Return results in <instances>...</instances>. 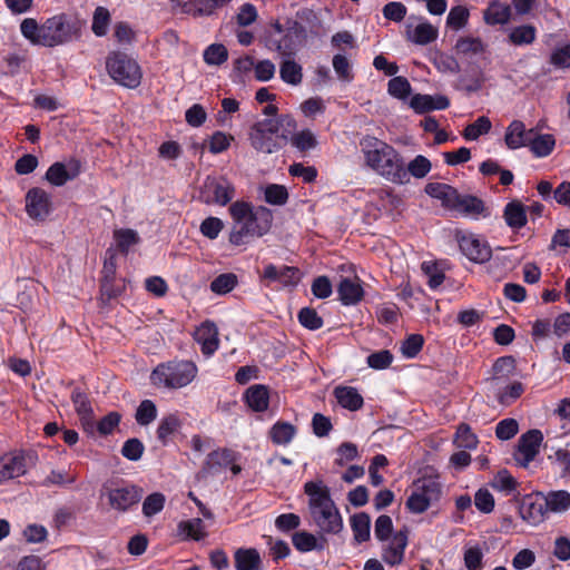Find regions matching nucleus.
Instances as JSON below:
<instances>
[{
    "label": "nucleus",
    "mask_w": 570,
    "mask_h": 570,
    "mask_svg": "<svg viewBox=\"0 0 570 570\" xmlns=\"http://www.w3.org/2000/svg\"><path fill=\"white\" fill-rule=\"evenodd\" d=\"M503 217L512 229H520L527 224L525 206L519 200H512L504 207Z\"/></svg>",
    "instance_id": "25"
},
{
    "label": "nucleus",
    "mask_w": 570,
    "mask_h": 570,
    "mask_svg": "<svg viewBox=\"0 0 570 570\" xmlns=\"http://www.w3.org/2000/svg\"><path fill=\"white\" fill-rule=\"evenodd\" d=\"M492 125L488 117L481 116L473 124L465 127L463 137L468 140H476L481 135L488 134Z\"/></svg>",
    "instance_id": "41"
},
{
    "label": "nucleus",
    "mask_w": 570,
    "mask_h": 570,
    "mask_svg": "<svg viewBox=\"0 0 570 570\" xmlns=\"http://www.w3.org/2000/svg\"><path fill=\"white\" fill-rule=\"evenodd\" d=\"M237 284V276L233 273H226L217 276L210 283V289L219 295L227 294L234 289Z\"/></svg>",
    "instance_id": "43"
},
{
    "label": "nucleus",
    "mask_w": 570,
    "mask_h": 570,
    "mask_svg": "<svg viewBox=\"0 0 570 570\" xmlns=\"http://www.w3.org/2000/svg\"><path fill=\"white\" fill-rule=\"evenodd\" d=\"M180 426V421L175 414H169L165 416L157 429V438L158 440L166 444L168 438L173 435Z\"/></svg>",
    "instance_id": "40"
},
{
    "label": "nucleus",
    "mask_w": 570,
    "mask_h": 570,
    "mask_svg": "<svg viewBox=\"0 0 570 570\" xmlns=\"http://www.w3.org/2000/svg\"><path fill=\"white\" fill-rule=\"evenodd\" d=\"M197 375V366L190 361H169L157 365L150 381L155 386L166 389H181L194 381Z\"/></svg>",
    "instance_id": "5"
},
{
    "label": "nucleus",
    "mask_w": 570,
    "mask_h": 570,
    "mask_svg": "<svg viewBox=\"0 0 570 570\" xmlns=\"http://www.w3.org/2000/svg\"><path fill=\"white\" fill-rule=\"evenodd\" d=\"M80 23L66 14L55 16L41 24L40 45L56 47L79 38Z\"/></svg>",
    "instance_id": "6"
},
{
    "label": "nucleus",
    "mask_w": 570,
    "mask_h": 570,
    "mask_svg": "<svg viewBox=\"0 0 570 570\" xmlns=\"http://www.w3.org/2000/svg\"><path fill=\"white\" fill-rule=\"evenodd\" d=\"M469 18V11L462 6H456L451 9L446 23L452 29L459 30L465 26Z\"/></svg>",
    "instance_id": "63"
},
{
    "label": "nucleus",
    "mask_w": 570,
    "mask_h": 570,
    "mask_svg": "<svg viewBox=\"0 0 570 570\" xmlns=\"http://www.w3.org/2000/svg\"><path fill=\"white\" fill-rule=\"evenodd\" d=\"M423 337L419 334L410 335L402 344V354L409 358L415 357L423 346Z\"/></svg>",
    "instance_id": "64"
},
{
    "label": "nucleus",
    "mask_w": 570,
    "mask_h": 570,
    "mask_svg": "<svg viewBox=\"0 0 570 570\" xmlns=\"http://www.w3.org/2000/svg\"><path fill=\"white\" fill-rule=\"evenodd\" d=\"M456 210L462 212L465 215H483L484 217L488 216L483 200L472 195H461Z\"/></svg>",
    "instance_id": "35"
},
{
    "label": "nucleus",
    "mask_w": 570,
    "mask_h": 570,
    "mask_svg": "<svg viewBox=\"0 0 570 570\" xmlns=\"http://www.w3.org/2000/svg\"><path fill=\"white\" fill-rule=\"evenodd\" d=\"M523 393V385L520 382H514L507 386L504 390L497 394V399L501 405H510L513 401L519 399Z\"/></svg>",
    "instance_id": "56"
},
{
    "label": "nucleus",
    "mask_w": 570,
    "mask_h": 570,
    "mask_svg": "<svg viewBox=\"0 0 570 570\" xmlns=\"http://www.w3.org/2000/svg\"><path fill=\"white\" fill-rule=\"evenodd\" d=\"M387 543L383 547V560L391 564H400L404 558V550L407 546V535L405 531H399L386 540Z\"/></svg>",
    "instance_id": "17"
},
{
    "label": "nucleus",
    "mask_w": 570,
    "mask_h": 570,
    "mask_svg": "<svg viewBox=\"0 0 570 570\" xmlns=\"http://www.w3.org/2000/svg\"><path fill=\"white\" fill-rule=\"evenodd\" d=\"M340 301L344 305H353L363 297V288L357 281L351 278H342L337 286Z\"/></svg>",
    "instance_id": "24"
},
{
    "label": "nucleus",
    "mask_w": 570,
    "mask_h": 570,
    "mask_svg": "<svg viewBox=\"0 0 570 570\" xmlns=\"http://www.w3.org/2000/svg\"><path fill=\"white\" fill-rule=\"evenodd\" d=\"M234 559L237 570H259L262 566L261 556L254 548L238 549Z\"/></svg>",
    "instance_id": "28"
},
{
    "label": "nucleus",
    "mask_w": 570,
    "mask_h": 570,
    "mask_svg": "<svg viewBox=\"0 0 570 570\" xmlns=\"http://www.w3.org/2000/svg\"><path fill=\"white\" fill-rule=\"evenodd\" d=\"M279 76L284 82L298 86L303 80L302 67L296 61L286 59L281 63Z\"/></svg>",
    "instance_id": "32"
},
{
    "label": "nucleus",
    "mask_w": 570,
    "mask_h": 570,
    "mask_svg": "<svg viewBox=\"0 0 570 570\" xmlns=\"http://www.w3.org/2000/svg\"><path fill=\"white\" fill-rule=\"evenodd\" d=\"M289 140L292 145L301 151L309 150L314 148L317 144L314 134L308 129L302 130L301 132H297L295 135H293L292 132L289 136Z\"/></svg>",
    "instance_id": "44"
},
{
    "label": "nucleus",
    "mask_w": 570,
    "mask_h": 570,
    "mask_svg": "<svg viewBox=\"0 0 570 570\" xmlns=\"http://www.w3.org/2000/svg\"><path fill=\"white\" fill-rule=\"evenodd\" d=\"M461 252L472 262L483 264L492 256L489 244L473 235L462 236L459 240Z\"/></svg>",
    "instance_id": "14"
},
{
    "label": "nucleus",
    "mask_w": 570,
    "mask_h": 570,
    "mask_svg": "<svg viewBox=\"0 0 570 570\" xmlns=\"http://www.w3.org/2000/svg\"><path fill=\"white\" fill-rule=\"evenodd\" d=\"M534 497L535 493L527 495L523 499L520 507V517L529 524L535 527L544 521L548 511L544 501L542 499L541 501L533 500Z\"/></svg>",
    "instance_id": "16"
},
{
    "label": "nucleus",
    "mask_w": 570,
    "mask_h": 570,
    "mask_svg": "<svg viewBox=\"0 0 570 570\" xmlns=\"http://www.w3.org/2000/svg\"><path fill=\"white\" fill-rule=\"evenodd\" d=\"M455 443L458 448L464 449H475L478 445V439L475 434L472 433L470 426L468 424H460L455 434Z\"/></svg>",
    "instance_id": "45"
},
{
    "label": "nucleus",
    "mask_w": 570,
    "mask_h": 570,
    "mask_svg": "<svg viewBox=\"0 0 570 570\" xmlns=\"http://www.w3.org/2000/svg\"><path fill=\"white\" fill-rule=\"evenodd\" d=\"M296 429L287 422H277L269 431L272 441L278 445L288 444L295 436Z\"/></svg>",
    "instance_id": "36"
},
{
    "label": "nucleus",
    "mask_w": 570,
    "mask_h": 570,
    "mask_svg": "<svg viewBox=\"0 0 570 570\" xmlns=\"http://www.w3.org/2000/svg\"><path fill=\"white\" fill-rule=\"evenodd\" d=\"M334 395L341 406L350 411H357L363 406V397L355 387L337 386Z\"/></svg>",
    "instance_id": "26"
},
{
    "label": "nucleus",
    "mask_w": 570,
    "mask_h": 570,
    "mask_svg": "<svg viewBox=\"0 0 570 570\" xmlns=\"http://www.w3.org/2000/svg\"><path fill=\"white\" fill-rule=\"evenodd\" d=\"M293 544L298 551L306 552L317 548V540L313 534L301 531L294 533Z\"/></svg>",
    "instance_id": "61"
},
{
    "label": "nucleus",
    "mask_w": 570,
    "mask_h": 570,
    "mask_svg": "<svg viewBox=\"0 0 570 570\" xmlns=\"http://www.w3.org/2000/svg\"><path fill=\"white\" fill-rule=\"evenodd\" d=\"M229 214L234 220L229 242L236 246L248 243L249 238L264 236L272 227V210L264 206L253 208L249 203L235 202Z\"/></svg>",
    "instance_id": "1"
},
{
    "label": "nucleus",
    "mask_w": 570,
    "mask_h": 570,
    "mask_svg": "<svg viewBox=\"0 0 570 570\" xmlns=\"http://www.w3.org/2000/svg\"><path fill=\"white\" fill-rule=\"evenodd\" d=\"M511 16V8L507 2H490L484 11L485 22L489 24L507 23Z\"/></svg>",
    "instance_id": "30"
},
{
    "label": "nucleus",
    "mask_w": 570,
    "mask_h": 570,
    "mask_svg": "<svg viewBox=\"0 0 570 570\" xmlns=\"http://www.w3.org/2000/svg\"><path fill=\"white\" fill-rule=\"evenodd\" d=\"M295 129L296 120L291 115L265 118L249 127L248 140L257 153L269 155L279 151Z\"/></svg>",
    "instance_id": "2"
},
{
    "label": "nucleus",
    "mask_w": 570,
    "mask_h": 570,
    "mask_svg": "<svg viewBox=\"0 0 570 570\" xmlns=\"http://www.w3.org/2000/svg\"><path fill=\"white\" fill-rule=\"evenodd\" d=\"M299 323L311 331L318 330L323 326V320L318 316L317 312L311 307H303L298 312Z\"/></svg>",
    "instance_id": "47"
},
{
    "label": "nucleus",
    "mask_w": 570,
    "mask_h": 570,
    "mask_svg": "<svg viewBox=\"0 0 570 570\" xmlns=\"http://www.w3.org/2000/svg\"><path fill=\"white\" fill-rule=\"evenodd\" d=\"M263 277L272 281L279 282L284 286H295L299 279V269L293 266H275L269 264L265 267Z\"/></svg>",
    "instance_id": "19"
},
{
    "label": "nucleus",
    "mask_w": 570,
    "mask_h": 570,
    "mask_svg": "<svg viewBox=\"0 0 570 570\" xmlns=\"http://www.w3.org/2000/svg\"><path fill=\"white\" fill-rule=\"evenodd\" d=\"M288 199L287 189L282 185H269L265 189V200L272 205H284Z\"/></svg>",
    "instance_id": "54"
},
{
    "label": "nucleus",
    "mask_w": 570,
    "mask_h": 570,
    "mask_svg": "<svg viewBox=\"0 0 570 570\" xmlns=\"http://www.w3.org/2000/svg\"><path fill=\"white\" fill-rule=\"evenodd\" d=\"M71 401L75 405L77 414L80 416L82 424L86 428L91 429L94 410L91 407L90 401L88 400V396L78 389H76L71 394Z\"/></svg>",
    "instance_id": "27"
},
{
    "label": "nucleus",
    "mask_w": 570,
    "mask_h": 570,
    "mask_svg": "<svg viewBox=\"0 0 570 570\" xmlns=\"http://www.w3.org/2000/svg\"><path fill=\"white\" fill-rule=\"evenodd\" d=\"M438 37V30L430 23H420L415 27L410 39L417 45H428Z\"/></svg>",
    "instance_id": "42"
},
{
    "label": "nucleus",
    "mask_w": 570,
    "mask_h": 570,
    "mask_svg": "<svg viewBox=\"0 0 570 570\" xmlns=\"http://www.w3.org/2000/svg\"><path fill=\"white\" fill-rule=\"evenodd\" d=\"M351 527L354 533V539L361 543L370 539L371 519L365 512H360L351 518Z\"/></svg>",
    "instance_id": "33"
},
{
    "label": "nucleus",
    "mask_w": 570,
    "mask_h": 570,
    "mask_svg": "<svg viewBox=\"0 0 570 570\" xmlns=\"http://www.w3.org/2000/svg\"><path fill=\"white\" fill-rule=\"evenodd\" d=\"M412 492L406 500V508L413 513H423L441 497V483L431 476L413 482Z\"/></svg>",
    "instance_id": "9"
},
{
    "label": "nucleus",
    "mask_w": 570,
    "mask_h": 570,
    "mask_svg": "<svg viewBox=\"0 0 570 570\" xmlns=\"http://www.w3.org/2000/svg\"><path fill=\"white\" fill-rule=\"evenodd\" d=\"M393 355L387 350L372 353L367 356V364L374 370H384L391 365Z\"/></svg>",
    "instance_id": "62"
},
{
    "label": "nucleus",
    "mask_w": 570,
    "mask_h": 570,
    "mask_svg": "<svg viewBox=\"0 0 570 570\" xmlns=\"http://www.w3.org/2000/svg\"><path fill=\"white\" fill-rule=\"evenodd\" d=\"M455 48L463 55H478L484 51V45L480 38L465 37L456 41Z\"/></svg>",
    "instance_id": "48"
},
{
    "label": "nucleus",
    "mask_w": 570,
    "mask_h": 570,
    "mask_svg": "<svg viewBox=\"0 0 570 570\" xmlns=\"http://www.w3.org/2000/svg\"><path fill=\"white\" fill-rule=\"evenodd\" d=\"M157 416V409L153 401L145 400L140 403L136 411V421L140 425H148L151 423Z\"/></svg>",
    "instance_id": "46"
},
{
    "label": "nucleus",
    "mask_w": 570,
    "mask_h": 570,
    "mask_svg": "<svg viewBox=\"0 0 570 570\" xmlns=\"http://www.w3.org/2000/svg\"><path fill=\"white\" fill-rule=\"evenodd\" d=\"M543 435L539 430H530L522 434L518 442V452L515 461L523 468H527L538 455Z\"/></svg>",
    "instance_id": "11"
},
{
    "label": "nucleus",
    "mask_w": 570,
    "mask_h": 570,
    "mask_svg": "<svg viewBox=\"0 0 570 570\" xmlns=\"http://www.w3.org/2000/svg\"><path fill=\"white\" fill-rule=\"evenodd\" d=\"M362 145L367 166L393 184H406L404 159L396 149L375 137H366Z\"/></svg>",
    "instance_id": "3"
},
{
    "label": "nucleus",
    "mask_w": 570,
    "mask_h": 570,
    "mask_svg": "<svg viewBox=\"0 0 570 570\" xmlns=\"http://www.w3.org/2000/svg\"><path fill=\"white\" fill-rule=\"evenodd\" d=\"M165 504V495L160 492H155L148 495L142 503V513L146 517H151L160 512Z\"/></svg>",
    "instance_id": "53"
},
{
    "label": "nucleus",
    "mask_w": 570,
    "mask_h": 570,
    "mask_svg": "<svg viewBox=\"0 0 570 570\" xmlns=\"http://www.w3.org/2000/svg\"><path fill=\"white\" fill-rule=\"evenodd\" d=\"M491 487L498 491L511 494L517 490L518 482L508 470H500L493 478Z\"/></svg>",
    "instance_id": "38"
},
{
    "label": "nucleus",
    "mask_w": 570,
    "mask_h": 570,
    "mask_svg": "<svg viewBox=\"0 0 570 570\" xmlns=\"http://www.w3.org/2000/svg\"><path fill=\"white\" fill-rule=\"evenodd\" d=\"M26 212L30 218L43 220L50 212L49 195L41 188H31L26 195Z\"/></svg>",
    "instance_id": "15"
},
{
    "label": "nucleus",
    "mask_w": 570,
    "mask_h": 570,
    "mask_svg": "<svg viewBox=\"0 0 570 570\" xmlns=\"http://www.w3.org/2000/svg\"><path fill=\"white\" fill-rule=\"evenodd\" d=\"M144 450L145 446L141 441L132 438L124 443L121 454L130 461H137L142 456Z\"/></svg>",
    "instance_id": "59"
},
{
    "label": "nucleus",
    "mask_w": 570,
    "mask_h": 570,
    "mask_svg": "<svg viewBox=\"0 0 570 570\" xmlns=\"http://www.w3.org/2000/svg\"><path fill=\"white\" fill-rule=\"evenodd\" d=\"M245 399L247 405L256 412H263L268 407V391L264 385L257 384L248 387Z\"/></svg>",
    "instance_id": "29"
},
{
    "label": "nucleus",
    "mask_w": 570,
    "mask_h": 570,
    "mask_svg": "<svg viewBox=\"0 0 570 570\" xmlns=\"http://www.w3.org/2000/svg\"><path fill=\"white\" fill-rule=\"evenodd\" d=\"M535 498L544 501L548 512L561 513L570 508V493L566 490L550 491L547 494L535 492Z\"/></svg>",
    "instance_id": "23"
},
{
    "label": "nucleus",
    "mask_w": 570,
    "mask_h": 570,
    "mask_svg": "<svg viewBox=\"0 0 570 570\" xmlns=\"http://www.w3.org/2000/svg\"><path fill=\"white\" fill-rule=\"evenodd\" d=\"M195 340L202 345V352L209 356L218 348V330L209 321L204 322L195 332Z\"/></svg>",
    "instance_id": "20"
},
{
    "label": "nucleus",
    "mask_w": 570,
    "mask_h": 570,
    "mask_svg": "<svg viewBox=\"0 0 570 570\" xmlns=\"http://www.w3.org/2000/svg\"><path fill=\"white\" fill-rule=\"evenodd\" d=\"M27 472V463L23 455L6 454L0 458V484L19 478Z\"/></svg>",
    "instance_id": "18"
},
{
    "label": "nucleus",
    "mask_w": 570,
    "mask_h": 570,
    "mask_svg": "<svg viewBox=\"0 0 570 570\" xmlns=\"http://www.w3.org/2000/svg\"><path fill=\"white\" fill-rule=\"evenodd\" d=\"M389 92L395 98L405 99L411 94V85L405 77H394L389 81Z\"/></svg>",
    "instance_id": "52"
},
{
    "label": "nucleus",
    "mask_w": 570,
    "mask_h": 570,
    "mask_svg": "<svg viewBox=\"0 0 570 570\" xmlns=\"http://www.w3.org/2000/svg\"><path fill=\"white\" fill-rule=\"evenodd\" d=\"M432 169L431 161L423 155H417L405 167L406 184L410 183V177L422 179L428 176Z\"/></svg>",
    "instance_id": "34"
},
{
    "label": "nucleus",
    "mask_w": 570,
    "mask_h": 570,
    "mask_svg": "<svg viewBox=\"0 0 570 570\" xmlns=\"http://www.w3.org/2000/svg\"><path fill=\"white\" fill-rule=\"evenodd\" d=\"M222 2H175L173 13L188 14L194 18L212 16Z\"/></svg>",
    "instance_id": "21"
},
{
    "label": "nucleus",
    "mask_w": 570,
    "mask_h": 570,
    "mask_svg": "<svg viewBox=\"0 0 570 570\" xmlns=\"http://www.w3.org/2000/svg\"><path fill=\"white\" fill-rule=\"evenodd\" d=\"M518 432L519 424L514 419H504L500 421L495 428V435L502 441L512 439Z\"/></svg>",
    "instance_id": "55"
},
{
    "label": "nucleus",
    "mask_w": 570,
    "mask_h": 570,
    "mask_svg": "<svg viewBox=\"0 0 570 570\" xmlns=\"http://www.w3.org/2000/svg\"><path fill=\"white\" fill-rule=\"evenodd\" d=\"M106 67L109 76L116 82L128 88H136L140 85V67L126 53L119 51L110 52L106 60Z\"/></svg>",
    "instance_id": "7"
},
{
    "label": "nucleus",
    "mask_w": 570,
    "mask_h": 570,
    "mask_svg": "<svg viewBox=\"0 0 570 570\" xmlns=\"http://www.w3.org/2000/svg\"><path fill=\"white\" fill-rule=\"evenodd\" d=\"M393 522L391 517L386 514L380 515L374 525V534L380 541H386L392 538Z\"/></svg>",
    "instance_id": "57"
},
{
    "label": "nucleus",
    "mask_w": 570,
    "mask_h": 570,
    "mask_svg": "<svg viewBox=\"0 0 570 570\" xmlns=\"http://www.w3.org/2000/svg\"><path fill=\"white\" fill-rule=\"evenodd\" d=\"M550 63L557 68H570V43L556 48L550 56Z\"/></svg>",
    "instance_id": "58"
},
{
    "label": "nucleus",
    "mask_w": 570,
    "mask_h": 570,
    "mask_svg": "<svg viewBox=\"0 0 570 570\" xmlns=\"http://www.w3.org/2000/svg\"><path fill=\"white\" fill-rule=\"evenodd\" d=\"M142 494V489L136 485L111 489L108 492L109 504L118 511H126L137 504Z\"/></svg>",
    "instance_id": "13"
},
{
    "label": "nucleus",
    "mask_w": 570,
    "mask_h": 570,
    "mask_svg": "<svg viewBox=\"0 0 570 570\" xmlns=\"http://www.w3.org/2000/svg\"><path fill=\"white\" fill-rule=\"evenodd\" d=\"M110 21L109 11L104 7H98L95 11L91 29L98 37H102L107 32Z\"/></svg>",
    "instance_id": "49"
},
{
    "label": "nucleus",
    "mask_w": 570,
    "mask_h": 570,
    "mask_svg": "<svg viewBox=\"0 0 570 570\" xmlns=\"http://www.w3.org/2000/svg\"><path fill=\"white\" fill-rule=\"evenodd\" d=\"M333 68L337 75V77L346 82H350L353 79L351 63L346 56L337 53L333 57Z\"/></svg>",
    "instance_id": "51"
},
{
    "label": "nucleus",
    "mask_w": 570,
    "mask_h": 570,
    "mask_svg": "<svg viewBox=\"0 0 570 570\" xmlns=\"http://www.w3.org/2000/svg\"><path fill=\"white\" fill-rule=\"evenodd\" d=\"M204 60L210 66H220L228 59V51L222 43H213L204 51Z\"/></svg>",
    "instance_id": "39"
},
{
    "label": "nucleus",
    "mask_w": 570,
    "mask_h": 570,
    "mask_svg": "<svg viewBox=\"0 0 570 570\" xmlns=\"http://www.w3.org/2000/svg\"><path fill=\"white\" fill-rule=\"evenodd\" d=\"M509 38L514 45H529L534 40L535 31L530 26H521L512 30Z\"/></svg>",
    "instance_id": "60"
},
{
    "label": "nucleus",
    "mask_w": 570,
    "mask_h": 570,
    "mask_svg": "<svg viewBox=\"0 0 570 570\" xmlns=\"http://www.w3.org/2000/svg\"><path fill=\"white\" fill-rule=\"evenodd\" d=\"M80 171L81 164L77 159H70L67 163L57 161L48 168L46 179L53 186H62L78 177Z\"/></svg>",
    "instance_id": "12"
},
{
    "label": "nucleus",
    "mask_w": 570,
    "mask_h": 570,
    "mask_svg": "<svg viewBox=\"0 0 570 570\" xmlns=\"http://www.w3.org/2000/svg\"><path fill=\"white\" fill-rule=\"evenodd\" d=\"M235 196V187L225 178L207 177L200 189L205 204L227 205Z\"/></svg>",
    "instance_id": "10"
},
{
    "label": "nucleus",
    "mask_w": 570,
    "mask_h": 570,
    "mask_svg": "<svg viewBox=\"0 0 570 570\" xmlns=\"http://www.w3.org/2000/svg\"><path fill=\"white\" fill-rule=\"evenodd\" d=\"M114 237L117 244V248L122 254H127L130 246L139 243V236L136 230L130 228H120L114 232Z\"/></svg>",
    "instance_id": "37"
},
{
    "label": "nucleus",
    "mask_w": 570,
    "mask_h": 570,
    "mask_svg": "<svg viewBox=\"0 0 570 570\" xmlns=\"http://www.w3.org/2000/svg\"><path fill=\"white\" fill-rule=\"evenodd\" d=\"M308 495V510L314 523L325 533H338L343 529L341 513L331 498L330 489L322 481L304 485Z\"/></svg>",
    "instance_id": "4"
},
{
    "label": "nucleus",
    "mask_w": 570,
    "mask_h": 570,
    "mask_svg": "<svg viewBox=\"0 0 570 570\" xmlns=\"http://www.w3.org/2000/svg\"><path fill=\"white\" fill-rule=\"evenodd\" d=\"M22 36L33 45H40L41 26L32 18L24 19L20 24Z\"/></svg>",
    "instance_id": "50"
},
{
    "label": "nucleus",
    "mask_w": 570,
    "mask_h": 570,
    "mask_svg": "<svg viewBox=\"0 0 570 570\" xmlns=\"http://www.w3.org/2000/svg\"><path fill=\"white\" fill-rule=\"evenodd\" d=\"M554 144L552 135H540L534 130L528 146L537 157H546L552 151Z\"/></svg>",
    "instance_id": "31"
},
{
    "label": "nucleus",
    "mask_w": 570,
    "mask_h": 570,
    "mask_svg": "<svg viewBox=\"0 0 570 570\" xmlns=\"http://www.w3.org/2000/svg\"><path fill=\"white\" fill-rule=\"evenodd\" d=\"M273 27L277 37L269 38L268 47L282 56L294 55L306 38V30L298 21H287L285 27L275 22Z\"/></svg>",
    "instance_id": "8"
},
{
    "label": "nucleus",
    "mask_w": 570,
    "mask_h": 570,
    "mask_svg": "<svg viewBox=\"0 0 570 570\" xmlns=\"http://www.w3.org/2000/svg\"><path fill=\"white\" fill-rule=\"evenodd\" d=\"M534 129H525V126L520 120H513L505 132V144L510 149H517L529 145Z\"/></svg>",
    "instance_id": "22"
}]
</instances>
